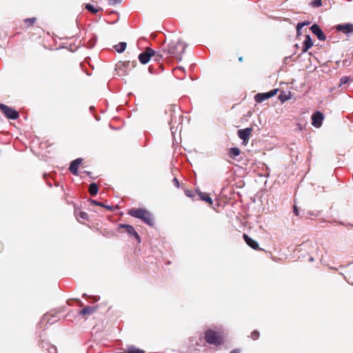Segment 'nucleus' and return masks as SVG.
Wrapping results in <instances>:
<instances>
[{"label": "nucleus", "instance_id": "nucleus-1", "mask_svg": "<svg viewBox=\"0 0 353 353\" xmlns=\"http://www.w3.org/2000/svg\"><path fill=\"white\" fill-rule=\"evenodd\" d=\"M130 216L142 220L145 223L150 226L154 225V218L152 214L148 210L142 208H132L128 213Z\"/></svg>", "mask_w": 353, "mask_h": 353}, {"label": "nucleus", "instance_id": "nucleus-2", "mask_svg": "<svg viewBox=\"0 0 353 353\" xmlns=\"http://www.w3.org/2000/svg\"><path fill=\"white\" fill-rule=\"evenodd\" d=\"M185 44L181 41H172L168 44L167 50L169 54L180 60V56L185 51Z\"/></svg>", "mask_w": 353, "mask_h": 353}, {"label": "nucleus", "instance_id": "nucleus-3", "mask_svg": "<svg viewBox=\"0 0 353 353\" xmlns=\"http://www.w3.org/2000/svg\"><path fill=\"white\" fill-rule=\"evenodd\" d=\"M204 339L210 345H219L223 343L221 335L210 329L205 331Z\"/></svg>", "mask_w": 353, "mask_h": 353}, {"label": "nucleus", "instance_id": "nucleus-4", "mask_svg": "<svg viewBox=\"0 0 353 353\" xmlns=\"http://www.w3.org/2000/svg\"><path fill=\"white\" fill-rule=\"evenodd\" d=\"M0 110L9 119H16L19 117L17 110L3 103H0Z\"/></svg>", "mask_w": 353, "mask_h": 353}, {"label": "nucleus", "instance_id": "nucleus-5", "mask_svg": "<svg viewBox=\"0 0 353 353\" xmlns=\"http://www.w3.org/2000/svg\"><path fill=\"white\" fill-rule=\"evenodd\" d=\"M154 55V50L150 48H146L145 50L139 55V60L141 64H146L152 60Z\"/></svg>", "mask_w": 353, "mask_h": 353}, {"label": "nucleus", "instance_id": "nucleus-6", "mask_svg": "<svg viewBox=\"0 0 353 353\" xmlns=\"http://www.w3.org/2000/svg\"><path fill=\"white\" fill-rule=\"evenodd\" d=\"M323 119V114L316 111L312 115V125L315 128H320L322 125Z\"/></svg>", "mask_w": 353, "mask_h": 353}, {"label": "nucleus", "instance_id": "nucleus-7", "mask_svg": "<svg viewBox=\"0 0 353 353\" xmlns=\"http://www.w3.org/2000/svg\"><path fill=\"white\" fill-rule=\"evenodd\" d=\"M152 60L159 63L161 66L164 64H169L172 63L170 62L168 59L163 58V55L162 54L156 52L155 50H154V55H152Z\"/></svg>", "mask_w": 353, "mask_h": 353}, {"label": "nucleus", "instance_id": "nucleus-8", "mask_svg": "<svg viewBox=\"0 0 353 353\" xmlns=\"http://www.w3.org/2000/svg\"><path fill=\"white\" fill-rule=\"evenodd\" d=\"M56 312H51L43 315L41 321L46 323L52 324L59 320Z\"/></svg>", "mask_w": 353, "mask_h": 353}, {"label": "nucleus", "instance_id": "nucleus-9", "mask_svg": "<svg viewBox=\"0 0 353 353\" xmlns=\"http://www.w3.org/2000/svg\"><path fill=\"white\" fill-rule=\"evenodd\" d=\"M252 132V128H251L241 129L238 131V136L241 140L243 141V142H247L250 136L251 135Z\"/></svg>", "mask_w": 353, "mask_h": 353}, {"label": "nucleus", "instance_id": "nucleus-10", "mask_svg": "<svg viewBox=\"0 0 353 353\" xmlns=\"http://www.w3.org/2000/svg\"><path fill=\"white\" fill-rule=\"evenodd\" d=\"M310 30L312 32V33L314 34L319 40H325L326 37L325 34L323 32V31L317 24L312 25L310 28Z\"/></svg>", "mask_w": 353, "mask_h": 353}, {"label": "nucleus", "instance_id": "nucleus-11", "mask_svg": "<svg viewBox=\"0 0 353 353\" xmlns=\"http://www.w3.org/2000/svg\"><path fill=\"white\" fill-rule=\"evenodd\" d=\"M119 227L121 228H125L126 232H128L130 235L134 236L139 242L141 241L139 234L135 231L134 228L132 225L123 223L120 224Z\"/></svg>", "mask_w": 353, "mask_h": 353}, {"label": "nucleus", "instance_id": "nucleus-12", "mask_svg": "<svg viewBox=\"0 0 353 353\" xmlns=\"http://www.w3.org/2000/svg\"><path fill=\"white\" fill-rule=\"evenodd\" d=\"M82 162L81 158L76 159L75 160L72 161L70 165L69 170L71 172L72 174L74 175L78 174V168L79 165Z\"/></svg>", "mask_w": 353, "mask_h": 353}, {"label": "nucleus", "instance_id": "nucleus-13", "mask_svg": "<svg viewBox=\"0 0 353 353\" xmlns=\"http://www.w3.org/2000/svg\"><path fill=\"white\" fill-rule=\"evenodd\" d=\"M243 239L245 240V243L252 248L254 250H258L259 248V243L254 239H252L251 237H250L248 235L243 234Z\"/></svg>", "mask_w": 353, "mask_h": 353}, {"label": "nucleus", "instance_id": "nucleus-14", "mask_svg": "<svg viewBox=\"0 0 353 353\" xmlns=\"http://www.w3.org/2000/svg\"><path fill=\"white\" fill-rule=\"evenodd\" d=\"M41 347L42 349L45 350L47 353H57L56 347L49 343L48 341H42Z\"/></svg>", "mask_w": 353, "mask_h": 353}, {"label": "nucleus", "instance_id": "nucleus-15", "mask_svg": "<svg viewBox=\"0 0 353 353\" xmlns=\"http://www.w3.org/2000/svg\"><path fill=\"white\" fill-rule=\"evenodd\" d=\"M338 31L343 32V33H350L353 32V25L350 23H345L338 25L336 26Z\"/></svg>", "mask_w": 353, "mask_h": 353}, {"label": "nucleus", "instance_id": "nucleus-16", "mask_svg": "<svg viewBox=\"0 0 353 353\" xmlns=\"http://www.w3.org/2000/svg\"><path fill=\"white\" fill-rule=\"evenodd\" d=\"M353 81V76H343L340 79V82L339 84V88H342L343 89V86L346 84H348ZM345 88V87H344Z\"/></svg>", "mask_w": 353, "mask_h": 353}, {"label": "nucleus", "instance_id": "nucleus-17", "mask_svg": "<svg viewBox=\"0 0 353 353\" xmlns=\"http://www.w3.org/2000/svg\"><path fill=\"white\" fill-rule=\"evenodd\" d=\"M270 99L268 92L258 93L254 96V99L257 103H262L266 99Z\"/></svg>", "mask_w": 353, "mask_h": 353}, {"label": "nucleus", "instance_id": "nucleus-18", "mask_svg": "<svg viewBox=\"0 0 353 353\" xmlns=\"http://www.w3.org/2000/svg\"><path fill=\"white\" fill-rule=\"evenodd\" d=\"M313 46V42L312 41L311 37L309 35H307L305 39L303 42V51H307Z\"/></svg>", "mask_w": 353, "mask_h": 353}, {"label": "nucleus", "instance_id": "nucleus-19", "mask_svg": "<svg viewBox=\"0 0 353 353\" xmlns=\"http://www.w3.org/2000/svg\"><path fill=\"white\" fill-rule=\"evenodd\" d=\"M126 46L127 43L125 42H120L118 44L114 45V48L117 52L121 53L125 51Z\"/></svg>", "mask_w": 353, "mask_h": 353}, {"label": "nucleus", "instance_id": "nucleus-20", "mask_svg": "<svg viewBox=\"0 0 353 353\" xmlns=\"http://www.w3.org/2000/svg\"><path fill=\"white\" fill-rule=\"evenodd\" d=\"M128 68H114V75L122 77L128 74Z\"/></svg>", "mask_w": 353, "mask_h": 353}, {"label": "nucleus", "instance_id": "nucleus-21", "mask_svg": "<svg viewBox=\"0 0 353 353\" xmlns=\"http://www.w3.org/2000/svg\"><path fill=\"white\" fill-rule=\"evenodd\" d=\"M291 98H292V94H291L290 92H288L287 93L283 92L279 94V100L282 103H284L285 101L290 100Z\"/></svg>", "mask_w": 353, "mask_h": 353}, {"label": "nucleus", "instance_id": "nucleus-22", "mask_svg": "<svg viewBox=\"0 0 353 353\" xmlns=\"http://www.w3.org/2000/svg\"><path fill=\"white\" fill-rule=\"evenodd\" d=\"M197 192L202 201H204L209 204H212V199L208 194H204L199 190H197Z\"/></svg>", "mask_w": 353, "mask_h": 353}, {"label": "nucleus", "instance_id": "nucleus-23", "mask_svg": "<svg viewBox=\"0 0 353 353\" xmlns=\"http://www.w3.org/2000/svg\"><path fill=\"white\" fill-rule=\"evenodd\" d=\"M95 310L96 309L94 307L86 306L80 312V314L84 315H90L93 314L95 312Z\"/></svg>", "mask_w": 353, "mask_h": 353}, {"label": "nucleus", "instance_id": "nucleus-24", "mask_svg": "<svg viewBox=\"0 0 353 353\" xmlns=\"http://www.w3.org/2000/svg\"><path fill=\"white\" fill-rule=\"evenodd\" d=\"M90 201L91 203H92V204H94L95 205H98V206H101V207L105 208L109 210L110 211H113V206H112V205H105L103 203L99 202V201L93 200V199H90Z\"/></svg>", "mask_w": 353, "mask_h": 353}, {"label": "nucleus", "instance_id": "nucleus-25", "mask_svg": "<svg viewBox=\"0 0 353 353\" xmlns=\"http://www.w3.org/2000/svg\"><path fill=\"white\" fill-rule=\"evenodd\" d=\"M99 191V188L97 185V183H92L89 186V193L92 195V196H94L97 194Z\"/></svg>", "mask_w": 353, "mask_h": 353}, {"label": "nucleus", "instance_id": "nucleus-26", "mask_svg": "<svg viewBox=\"0 0 353 353\" xmlns=\"http://www.w3.org/2000/svg\"><path fill=\"white\" fill-rule=\"evenodd\" d=\"M126 352L127 353H145L144 350L137 348L133 345L128 346Z\"/></svg>", "mask_w": 353, "mask_h": 353}, {"label": "nucleus", "instance_id": "nucleus-27", "mask_svg": "<svg viewBox=\"0 0 353 353\" xmlns=\"http://www.w3.org/2000/svg\"><path fill=\"white\" fill-rule=\"evenodd\" d=\"M240 154V150L238 148H231L229 150V155L234 158Z\"/></svg>", "mask_w": 353, "mask_h": 353}, {"label": "nucleus", "instance_id": "nucleus-28", "mask_svg": "<svg viewBox=\"0 0 353 353\" xmlns=\"http://www.w3.org/2000/svg\"><path fill=\"white\" fill-rule=\"evenodd\" d=\"M85 8L89 10L90 12H92V13H97L99 12V8H95L94 6H93L91 4H87L85 6Z\"/></svg>", "mask_w": 353, "mask_h": 353}, {"label": "nucleus", "instance_id": "nucleus-29", "mask_svg": "<svg viewBox=\"0 0 353 353\" xmlns=\"http://www.w3.org/2000/svg\"><path fill=\"white\" fill-rule=\"evenodd\" d=\"M348 276L350 279H351V283L353 284V264L348 265Z\"/></svg>", "mask_w": 353, "mask_h": 353}, {"label": "nucleus", "instance_id": "nucleus-30", "mask_svg": "<svg viewBox=\"0 0 353 353\" xmlns=\"http://www.w3.org/2000/svg\"><path fill=\"white\" fill-rule=\"evenodd\" d=\"M37 19L33 17V18H29V19H27L24 21L25 23L27 24L28 26H31L32 25L33 23H35Z\"/></svg>", "mask_w": 353, "mask_h": 353}, {"label": "nucleus", "instance_id": "nucleus-31", "mask_svg": "<svg viewBox=\"0 0 353 353\" xmlns=\"http://www.w3.org/2000/svg\"><path fill=\"white\" fill-rule=\"evenodd\" d=\"M260 336V334H259V332L257 331V330H254L252 334H251V338L253 339V340H256L259 339Z\"/></svg>", "mask_w": 353, "mask_h": 353}, {"label": "nucleus", "instance_id": "nucleus-32", "mask_svg": "<svg viewBox=\"0 0 353 353\" xmlns=\"http://www.w3.org/2000/svg\"><path fill=\"white\" fill-rule=\"evenodd\" d=\"M278 90H279L277 88H276V89H273V90L268 92L269 97L271 98V97H274L277 93Z\"/></svg>", "mask_w": 353, "mask_h": 353}, {"label": "nucleus", "instance_id": "nucleus-33", "mask_svg": "<svg viewBox=\"0 0 353 353\" xmlns=\"http://www.w3.org/2000/svg\"><path fill=\"white\" fill-rule=\"evenodd\" d=\"M312 5L314 6V7H319L321 6V0H314L312 2Z\"/></svg>", "mask_w": 353, "mask_h": 353}, {"label": "nucleus", "instance_id": "nucleus-34", "mask_svg": "<svg viewBox=\"0 0 353 353\" xmlns=\"http://www.w3.org/2000/svg\"><path fill=\"white\" fill-rule=\"evenodd\" d=\"M304 27V24L301 23H299L296 26V31H297V34H301V28H303Z\"/></svg>", "mask_w": 353, "mask_h": 353}, {"label": "nucleus", "instance_id": "nucleus-35", "mask_svg": "<svg viewBox=\"0 0 353 353\" xmlns=\"http://www.w3.org/2000/svg\"><path fill=\"white\" fill-rule=\"evenodd\" d=\"M79 216L81 219H85V220H87L88 219V215L85 212H81L79 214Z\"/></svg>", "mask_w": 353, "mask_h": 353}, {"label": "nucleus", "instance_id": "nucleus-36", "mask_svg": "<svg viewBox=\"0 0 353 353\" xmlns=\"http://www.w3.org/2000/svg\"><path fill=\"white\" fill-rule=\"evenodd\" d=\"M122 1V0H108V3L110 5H115L117 3H119Z\"/></svg>", "mask_w": 353, "mask_h": 353}, {"label": "nucleus", "instance_id": "nucleus-37", "mask_svg": "<svg viewBox=\"0 0 353 353\" xmlns=\"http://www.w3.org/2000/svg\"><path fill=\"white\" fill-rule=\"evenodd\" d=\"M184 68H181V67H179V68H174V70H172V73L174 75H176V72L179 71H181V70H183Z\"/></svg>", "mask_w": 353, "mask_h": 353}, {"label": "nucleus", "instance_id": "nucleus-38", "mask_svg": "<svg viewBox=\"0 0 353 353\" xmlns=\"http://www.w3.org/2000/svg\"><path fill=\"white\" fill-rule=\"evenodd\" d=\"M185 195H186L187 196H188V197H192V196H194V193H193V192H192V191H191V190H185Z\"/></svg>", "mask_w": 353, "mask_h": 353}, {"label": "nucleus", "instance_id": "nucleus-39", "mask_svg": "<svg viewBox=\"0 0 353 353\" xmlns=\"http://www.w3.org/2000/svg\"><path fill=\"white\" fill-rule=\"evenodd\" d=\"M172 182L176 188H179V181L176 177L173 179Z\"/></svg>", "mask_w": 353, "mask_h": 353}, {"label": "nucleus", "instance_id": "nucleus-40", "mask_svg": "<svg viewBox=\"0 0 353 353\" xmlns=\"http://www.w3.org/2000/svg\"><path fill=\"white\" fill-rule=\"evenodd\" d=\"M293 212L296 216H299V210L296 205H294L293 207Z\"/></svg>", "mask_w": 353, "mask_h": 353}, {"label": "nucleus", "instance_id": "nucleus-41", "mask_svg": "<svg viewBox=\"0 0 353 353\" xmlns=\"http://www.w3.org/2000/svg\"><path fill=\"white\" fill-rule=\"evenodd\" d=\"M148 72L150 73V74H156L157 72L154 71V68H151V67H149L148 68Z\"/></svg>", "mask_w": 353, "mask_h": 353}, {"label": "nucleus", "instance_id": "nucleus-42", "mask_svg": "<svg viewBox=\"0 0 353 353\" xmlns=\"http://www.w3.org/2000/svg\"><path fill=\"white\" fill-rule=\"evenodd\" d=\"M230 353H240V350L239 349H234L232 350Z\"/></svg>", "mask_w": 353, "mask_h": 353}, {"label": "nucleus", "instance_id": "nucleus-43", "mask_svg": "<svg viewBox=\"0 0 353 353\" xmlns=\"http://www.w3.org/2000/svg\"><path fill=\"white\" fill-rule=\"evenodd\" d=\"M3 243L0 241V253L3 251Z\"/></svg>", "mask_w": 353, "mask_h": 353}, {"label": "nucleus", "instance_id": "nucleus-44", "mask_svg": "<svg viewBox=\"0 0 353 353\" xmlns=\"http://www.w3.org/2000/svg\"><path fill=\"white\" fill-rule=\"evenodd\" d=\"M301 23L304 24V26H307V25H309V24H310V22H308V21H304V22H301Z\"/></svg>", "mask_w": 353, "mask_h": 353}, {"label": "nucleus", "instance_id": "nucleus-45", "mask_svg": "<svg viewBox=\"0 0 353 353\" xmlns=\"http://www.w3.org/2000/svg\"><path fill=\"white\" fill-rule=\"evenodd\" d=\"M85 173H86L88 175H90L91 172L88 171H85Z\"/></svg>", "mask_w": 353, "mask_h": 353}, {"label": "nucleus", "instance_id": "nucleus-46", "mask_svg": "<svg viewBox=\"0 0 353 353\" xmlns=\"http://www.w3.org/2000/svg\"><path fill=\"white\" fill-rule=\"evenodd\" d=\"M99 298H94V301L95 302H97V301H99Z\"/></svg>", "mask_w": 353, "mask_h": 353}, {"label": "nucleus", "instance_id": "nucleus-47", "mask_svg": "<svg viewBox=\"0 0 353 353\" xmlns=\"http://www.w3.org/2000/svg\"><path fill=\"white\" fill-rule=\"evenodd\" d=\"M345 279L347 280V281L348 283H350V282L349 281V280H347V276H345Z\"/></svg>", "mask_w": 353, "mask_h": 353}, {"label": "nucleus", "instance_id": "nucleus-48", "mask_svg": "<svg viewBox=\"0 0 353 353\" xmlns=\"http://www.w3.org/2000/svg\"><path fill=\"white\" fill-rule=\"evenodd\" d=\"M310 261H313V258H310Z\"/></svg>", "mask_w": 353, "mask_h": 353}, {"label": "nucleus", "instance_id": "nucleus-49", "mask_svg": "<svg viewBox=\"0 0 353 353\" xmlns=\"http://www.w3.org/2000/svg\"><path fill=\"white\" fill-rule=\"evenodd\" d=\"M298 126H299V128L301 129V125L300 124H298Z\"/></svg>", "mask_w": 353, "mask_h": 353}]
</instances>
